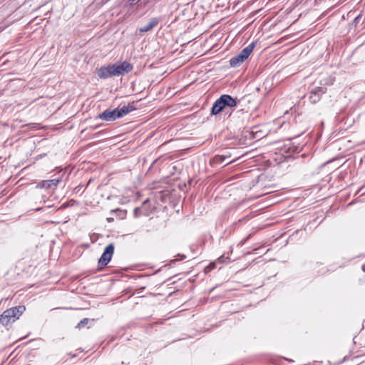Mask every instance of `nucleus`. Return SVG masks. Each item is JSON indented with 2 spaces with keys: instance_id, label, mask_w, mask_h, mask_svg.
<instances>
[{
  "instance_id": "17",
  "label": "nucleus",
  "mask_w": 365,
  "mask_h": 365,
  "mask_svg": "<svg viewBox=\"0 0 365 365\" xmlns=\"http://www.w3.org/2000/svg\"><path fill=\"white\" fill-rule=\"evenodd\" d=\"M31 125H32V128H37V127H38L37 123H31Z\"/></svg>"
},
{
  "instance_id": "11",
  "label": "nucleus",
  "mask_w": 365,
  "mask_h": 365,
  "mask_svg": "<svg viewBox=\"0 0 365 365\" xmlns=\"http://www.w3.org/2000/svg\"><path fill=\"white\" fill-rule=\"evenodd\" d=\"M7 313L8 310L6 309L0 315V324L4 326H6L9 323L14 322L11 316Z\"/></svg>"
},
{
  "instance_id": "1",
  "label": "nucleus",
  "mask_w": 365,
  "mask_h": 365,
  "mask_svg": "<svg viewBox=\"0 0 365 365\" xmlns=\"http://www.w3.org/2000/svg\"><path fill=\"white\" fill-rule=\"evenodd\" d=\"M237 106L236 98L227 94L222 95L216 100L211 108L212 115H217L226 107L234 108Z\"/></svg>"
},
{
  "instance_id": "7",
  "label": "nucleus",
  "mask_w": 365,
  "mask_h": 365,
  "mask_svg": "<svg viewBox=\"0 0 365 365\" xmlns=\"http://www.w3.org/2000/svg\"><path fill=\"white\" fill-rule=\"evenodd\" d=\"M113 64L108 65V66L101 67L98 71V76L101 78H108L111 76H116V73L114 71Z\"/></svg>"
},
{
  "instance_id": "19",
  "label": "nucleus",
  "mask_w": 365,
  "mask_h": 365,
  "mask_svg": "<svg viewBox=\"0 0 365 365\" xmlns=\"http://www.w3.org/2000/svg\"><path fill=\"white\" fill-rule=\"evenodd\" d=\"M232 162H233L232 160L229 161V162H227V163H225V165H226L230 164V163H232Z\"/></svg>"
},
{
  "instance_id": "18",
  "label": "nucleus",
  "mask_w": 365,
  "mask_h": 365,
  "mask_svg": "<svg viewBox=\"0 0 365 365\" xmlns=\"http://www.w3.org/2000/svg\"><path fill=\"white\" fill-rule=\"evenodd\" d=\"M180 259H185L186 257V256L184 255H180Z\"/></svg>"
},
{
  "instance_id": "4",
  "label": "nucleus",
  "mask_w": 365,
  "mask_h": 365,
  "mask_svg": "<svg viewBox=\"0 0 365 365\" xmlns=\"http://www.w3.org/2000/svg\"><path fill=\"white\" fill-rule=\"evenodd\" d=\"M327 92V88L318 86L312 89L309 92V98L312 103H317L321 99L323 94Z\"/></svg>"
},
{
  "instance_id": "21",
  "label": "nucleus",
  "mask_w": 365,
  "mask_h": 365,
  "mask_svg": "<svg viewBox=\"0 0 365 365\" xmlns=\"http://www.w3.org/2000/svg\"><path fill=\"white\" fill-rule=\"evenodd\" d=\"M362 269L365 272V265H363Z\"/></svg>"
},
{
  "instance_id": "15",
  "label": "nucleus",
  "mask_w": 365,
  "mask_h": 365,
  "mask_svg": "<svg viewBox=\"0 0 365 365\" xmlns=\"http://www.w3.org/2000/svg\"><path fill=\"white\" fill-rule=\"evenodd\" d=\"M140 212V209L139 207H135L134 209V212H133V214H134V216L135 217H138L139 216V214Z\"/></svg>"
},
{
  "instance_id": "5",
  "label": "nucleus",
  "mask_w": 365,
  "mask_h": 365,
  "mask_svg": "<svg viewBox=\"0 0 365 365\" xmlns=\"http://www.w3.org/2000/svg\"><path fill=\"white\" fill-rule=\"evenodd\" d=\"M114 71L116 73V76L123 74L124 73H130L133 69V66L131 63L127 61L119 62L113 64Z\"/></svg>"
},
{
  "instance_id": "8",
  "label": "nucleus",
  "mask_w": 365,
  "mask_h": 365,
  "mask_svg": "<svg viewBox=\"0 0 365 365\" xmlns=\"http://www.w3.org/2000/svg\"><path fill=\"white\" fill-rule=\"evenodd\" d=\"M7 310V314H10L13 318V321L15 322L24 313V312L26 310V308L24 306H18L11 307Z\"/></svg>"
},
{
  "instance_id": "16",
  "label": "nucleus",
  "mask_w": 365,
  "mask_h": 365,
  "mask_svg": "<svg viewBox=\"0 0 365 365\" xmlns=\"http://www.w3.org/2000/svg\"><path fill=\"white\" fill-rule=\"evenodd\" d=\"M68 206V205H66V203L63 204L59 208L58 210H61V209H63V208H65Z\"/></svg>"
},
{
  "instance_id": "2",
  "label": "nucleus",
  "mask_w": 365,
  "mask_h": 365,
  "mask_svg": "<svg viewBox=\"0 0 365 365\" xmlns=\"http://www.w3.org/2000/svg\"><path fill=\"white\" fill-rule=\"evenodd\" d=\"M255 46V43L252 42L249 44L247 46L244 48L240 53L236 56L232 58L230 60V64L232 67H236L240 66L242 63H243L251 54Z\"/></svg>"
},
{
  "instance_id": "6",
  "label": "nucleus",
  "mask_w": 365,
  "mask_h": 365,
  "mask_svg": "<svg viewBox=\"0 0 365 365\" xmlns=\"http://www.w3.org/2000/svg\"><path fill=\"white\" fill-rule=\"evenodd\" d=\"M98 118L106 121H114L117 118H120L117 108L113 110H105L98 115Z\"/></svg>"
},
{
  "instance_id": "10",
  "label": "nucleus",
  "mask_w": 365,
  "mask_h": 365,
  "mask_svg": "<svg viewBox=\"0 0 365 365\" xmlns=\"http://www.w3.org/2000/svg\"><path fill=\"white\" fill-rule=\"evenodd\" d=\"M158 23L159 20L158 18H153L150 19V22L147 25L140 27L139 29V31L140 33L148 32L153 29L155 26H156L158 24Z\"/></svg>"
},
{
  "instance_id": "12",
  "label": "nucleus",
  "mask_w": 365,
  "mask_h": 365,
  "mask_svg": "<svg viewBox=\"0 0 365 365\" xmlns=\"http://www.w3.org/2000/svg\"><path fill=\"white\" fill-rule=\"evenodd\" d=\"M117 108L118 110V114H119L120 118H122L123 116L128 114L130 112L135 110V108L131 104H128L127 106H123L121 108Z\"/></svg>"
},
{
  "instance_id": "9",
  "label": "nucleus",
  "mask_w": 365,
  "mask_h": 365,
  "mask_svg": "<svg viewBox=\"0 0 365 365\" xmlns=\"http://www.w3.org/2000/svg\"><path fill=\"white\" fill-rule=\"evenodd\" d=\"M230 156L225 155H216L210 161L212 166L221 165Z\"/></svg>"
},
{
  "instance_id": "13",
  "label": "nucleus",
  "mask_w": 365,
  "mask_h": 365,
  "mask_svg": "<svg viewBox=\"0 0 365 365\" xmlns=\"http://www.w3.org/2000/svg\"><path fill=\"white\" fill-rule=\"evenodd\" d=\"M60 180L53 179L51 180H44L42 182V187L46 189L54 188L58 184Z\"/></svg>"
},
{
  "instance_id": "14",
  "label": "nucleus",
  "mask_w": 365,
  "mask_h": 365,
  "mask_svg": "<svg viewBox=\"0 0 365 365\" xmlns=\"http://www.w3.org/2000/svg\"><path fill=\"white\" fill-rule=\"evenodd\" d=\"M88 323V318H84V319H81L78 323V324L76 325V328L81 329V328L85 327Z\"/></svg>"
},
{
  "instance_id": "3",
  "label": "nucleus",
  "mask_w": 365,
  "mask_h": 365,
  "mask_svg": "<svg viewBox=\"0 0 365 365\" xmlns=\"http://www.w3.org/2000/svg\"><path fill=\"white\" fill-rule=\"evenodd\" d=\"M113 252L114 245L113 244L110 243L105 248L103 253L98 259V265L101 267V268L108 264L112 258Z\"/></svg>"
},
{
  "instance_id": "20",
  "label": "nucleus",
  "mask_w": 365,
  "mask_h": 365,
  "mask_svg": "<svg viewBox=\"0 0 365 365\" xmlns=\"http://www.w3.org/2000/svg\"><path fill=\"white\" fill-rule=\"evenodd\" d=\"M112 220H113V219H112V218H108V222H110V221H112Z\"/></svg>"
}]
</instances>
